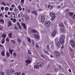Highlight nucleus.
Here are the masks:
<instances>
[{"label": "nucleus", "instance_id": "nucleus-9", "mask_svg": "<svg viewBox=\"0 0 75 75\" xmlns=\"http://www.w3.org/2000/svg\"><path fill=\"white\" fill-rule=\"evenodd\" d=\"M34 37L37 39H39L40 38V36L38 35H35Z\"/></svg>", "mask_w": 75, "mask_h": 75}, {"label": "nucleus", "instance_id": "nucleus-42", "mask_svg": "<svg viewBox=\"0 0 75 75\" xmlns=\"http://www.w3.org/2000/svg\"><path fill=\"white\" fill-rule=\"evenodd\" d=\"M15 29V30H18V28H17V27L15 26L14 27Z\"/></svg>", "mask_w": 75, "mask_h": 75}, {"label": "nucleus", "instance_id": "nucleus-30", "mask_svg": "<svg viewBox=\"0 0 75 75\" xmlns=\"http://www.w3.org/2000/svg\"><path fill=\"white\" fill-rule=\"evenodd\" d=\"M6 55L8 57H9L10 56V53H8V52L7 51V53H6Z\"/></svg>", "mask_w": 75, "mask_h": 75}, {"label": "nucleus", "instance_id": "nucleus-32", "mask_svg": "<svg viewBox=\"0 0 75 75\" xmlns=\"http://www.w3.org/2000/svg\"><path fill=\"white\" fill-rule=\"evenodd\" d=\"M7 74H10V70H7L6 72Z\"/></svg>", "mask_w": 75, "mask_h": 75}, {"label": "nucleus", "instance_id": "nucleus-18", "mask_svg": "<svg viewBox=\"0 0 75 75\" xmlns=\"http://www.w3.org/2000/svg\"><path fill=\"white\" fill-rule=\"evenodd\" d=\"M9 52L10 53L11 55V54H12V52H13V50L9 49Z\"/></svg>", "mask_w": 75, "mask_h": 75}, {"label": "nucleus", "instance_id": "nucleus-57", "mask_svg": "<svg viewBox=\"0 0 75 75\" xmlns=\"http://www.w3.org/2000/svg\"><path fill=\"white\" fill-rule=\"evenodd\" d=\"M17 23L18 25H20L19 24V23L18 22H17Z\"/></svg>", "mask_w": 75, "mask_h": 75}, {"label": "nucleus", "instance_id": "nucleus-60", "mask_svg": "<svg viewBox=\"0 0 75 75\" xmlns=\"http://www.w3.org/2000/svg\"><path fill=\"white\" fill-rule=\"evenodd\" d=\"M8 15H10V12H8Z\"/></svg>", "mask_w": 75, "mask_h": 75}, {"label": "nucleus", "instance_id": "nucleus-19", "mask_svg": "<svg viewBox=\"0 0 75 75\" xmlns=\"http://www.w3.org/2000/svg\"><path fill=\"white\" fill-rule=\"evenodd\" d=\"M21 74V73L20 72H16L15 73V75H20Z\"/></svg>", "mask_w": 75, "mask_h": 75}, {"label": "nucleus", "instance_id": "nucleus-13", "mask_svg": "<svg viewBox=\"0 0 75 75\" xmlns=\"http://www.w3.org/2000/svg\"><path fill=\"white\" fill-rule=\"evenodd\" d=\"M50 16H51L52 17L55 16V14L53 13H50Z\"/></svg>", "mask_w": 75, "mask_h": 75}, {"label": "nucleus", "instance_id": "nucleus-2", "mask_svg": "<svg viewBox=\"0 0 75 75\" xmlns=\"http://www.w3.org/2000/svg\"><path fill=\"white\" fill-rule=\"evenodd\" d=\"M59 42L62 45H63L65 42V40L62 38H60L59 39Z\"/></svg>", "mask_w": 75, "mask_h": 75}, {"label": "nucleus", "instance_id": "nucleus-38", "mask_svg": "<svg viewBox=\"0 0 75 75\" xmlns=\"http://www.w3.org/2000/svg\"><path fill=\"white\" fill-rule=\"evenodd\" d=\"M11 41L12 42V43H13V44H16V43L13 40H11Z\"/></svg>", "mask_w": 75, "mask_h": 75}, {"label": "nucleus", "instance_id": "nucleus-64", "mask_svg": "<svg viewBox=\"0 0 75 75\" xmlns=\"http://www.w3.org/2000/svg\"><path fill=\"white\" fill-rule=\"evenodd\" d=\"M64 46H62L61 48H64Z\"/></svg>", "mask_w": 75, "mask_h": 75}, {"label": "nucleus", "instance_id": "nucleus-22", "mask_svg": "<svg viewBox=\"0 0 75 75\" xmlns=\"http://www.w3.org/2000/svg\"><path fill=\"white\" fill-rule=\"evenodd\" d=\"M55 18V16H52V17L51 19V20L52 21H53V20H54V18Z\"/></svg>", "mask_w": 75, "mask_h": 75}, {"label": "nucleus", "instance_id": "nucleus-47", "mask_svg": "<svg viewBox=\"0 0 75 75\" xmlns=\"http://www.w3.org/2000/svg\"><path fill=\"white\" fill-rule=\"evenodd\" d=\"M5 16L6 18H8V16L7 15H5Z\"/></svg>", "mask_w": 75, "mask_h": 75}, {"label": "nucleus", "instance_id": "nucleus-55", "mask_svg": "<svg viewBox=\"0 0 75 75\" xmlns=\"http://www.w3.org/2000/svg\"><path fill=\"white\" fill-rule=\"evenodd\" d=\"M6 41H8H8H9V39L7 38L6 39Z\"/></svg>", "mask_w": 75, "mask_h": 75}, {"label": "nucleus", "instance_id": "nucleus-12", "mask_svg": "<svg viewBox=\"0 0 75 75\" xmlns=\"http://www.w3.org/2000/svg\"><path fill=\"white\" fill-rule=\"evenodd\" d=\"M59 27H64V24H63V23H62L59 25Z\"/></svg>", "mask_w": 75, "mask_h": 75}, {"label": "nucleus", "instance_id": "nucleus-6", "mask_svg": "<svg viewBox=\"0 0 75 75\" xmlns=\"http://www.w3.org/2000/svg\"><path fill=\"white\" fill-rule=\"evenodd\" d=\"M41 20L42 22H44L45 21V17L44 16H42L41 17Z\"/></svg>", "mask_w": 75, "mask_h": 75}, {"label": "nucleus", "instance_id": "nucleus-17", "mask_svg": "<svg viewBox=\"0 0 75 75\" xmlns=\"http://www.w3.org/2000/svg\"><path fill=\"white\" fill-rule=\"evenodd\" d=\"M33 13L34 14H35V15H36V16H37V15H38L37 13L36 12V11H33Z\"/></svg>", "mask_w": 75, "mask_h": 75}, {"label": "nucleus", "instance_id": "nucleus-24", "mask_svg": "<svg viewBox=\"0 0 75 75\" xmlns=\"http://www.w3.org/2000/svg\"><path fill=\"white\" fill-rule=\"evenodd\" d=\"M69 14L70 16H72V15H73V14H74V13L72 12H69Z\"/></svg>", "mask_w": 75, "mask_h": 75}, {"label": "nucleus", "instance_id": "nucleus-44", "mask_svg": "<svg viewBox=\"0 0 75 75\" xmlns=\"http://www.w3.org/2000/svg\"><path fill=\"white\" fill-rule=\"evenodd\" d=\"M68 71L70 72V73H72V72L71 71V69H69Z\"/></svg>", "mask_w": 75, "mask_h": 75}, {"label": "nucleus", "instance_id": "nucleus-45", "mask_svg": "<svg viewBox=\"0 0 75 75\" xmlns=\"http://www.w3.org/2000/svg\"><path fill=\"white\" fill-rule=\"evenodd\" d=\"M0 22H1L2 23H4V20H0Z\"/></svg>", "mask_w": 75, "mask_h": 75}, {"label": "nucleus", "instance_id": "nucleus-4", "mask_svg": "<svg viewBox=\"0 0 75 75\" xmlns=\"http://www.w3.org/2000/svg\"><path fill=\"white\" fill-rule=\"evenodd\" d=\"M50 21H46L45 23V25L46 27H50Z\"/></svg>", "mask_w": 75, "mask_h": 75}, {"label": "nucleus", "instance_id": "nucleus-62", "mask_svg": "<svg viewBox=\"0 0 75 75\" xmlns=\"http://www.w3.org/2000/svg\"><path fill=\"white\" fill-rule=\"evenodd\" d=\"M61 31H62L63 32H64V29H61Z\"/></svg>", "mask_w": 75, "mask_h": 75}, {"label": "nucleus", "instance_id": "nucleus-20", "mask_svg": "<svg viewBox=\"0 0 75 75\" xmlns=\"http://www.w3.org/2000/svg\"><path fill=\"white\" fill-rule=\"evenodd\" d=\"M6 35L5 34H4L2 35V37L4 38L5 39L6 38Z\"/></svg>", "mask_w": 75, "mask_h": 75}, {"label": "nucleus", "instance_id": "nucleus-49", "mask_svg": "<svg viewBox=\"0 0 75 75\" xmlns=\"http://www.w3.org/2000/svg\"><path fill=\"white\" fill-rule=\"evenodd\" d=\"M4 7H1V9L2 10H3V9H4Z\"/></svg>", "mask_w": 75, "mask_h": 75}, {"label": "nucleus", "instance_id": "nucleus-21", "mask_svg": "<svg viewBox=\"0 0 75 75\" xmlns=\"http://www.w3.org/2000/svg\"><path fill=\"white\" fill-rule=\"evenodd\" d=\"M21 4L22 5L24 4V0H21Z\"/></svg>", "mask_w": 75, "mask_h": 75}, {"label": "nucleus", "instance_id": "nucleus-23", "mask_svg": "<svg viewBox=\"0 0 75 75\" xmlns=\"http://www.w3.org/2000/svg\"><path fill=\"white\" fill-rule=\"evenodd\" d=\"M28 54H29V55H31V52L30 51L28 50Z\"/></svg>", "mask_w": 75, "mask_h": 75}, {"label": "nucleus", "instance_id": "nucleus-40", "mask_svg": "<svg viewBox=\"0 0 75 75\" xmlns=\"http://www.w3.org/2000/svg\"><path fill=\"white\" fill-rule=\"evenodd\" d=\"M13 56L14 57H16V53H14L13 54Z\"/></svg>", "mask_w": 75, "mask_h": 75}, {"label": "nucleus", "instance_id": "nucleus-25", "mask_svg": "<svg viewBox=\"0 0 75 75\" xmlns=\"http://www.w3.org/2000/svg\"><path fill=\"white\" fill-rule=\"evenodd\" d=\"M4 41H5L4 39L3 38L2 40V44H4Z\"/></svg>", "mask_w": 75, "mask_h": 75}, {"label": "nucleus", "instance_id": "nucleus-27", "mask_svg": "<svg viewBox=\"0 0 75 75\" xmlns=\"http://www.w3.org/2000/svg\"><path fill=\"white\" fill-rule=\"evenodd\" d=\"M16 21H17V20L15 18L13 19V23H15V22H16Z\"/></svg>", "mask_w": 75, "mask_h": 75}, {"label": "nucleus", "instance_id": "nucleus-7", "mask_svg": "<svg viewBox=\"0 0 75 75\" xmlns=\"http://www.w3.org/2000/svg\"><path fill=\"white\" fill-rule=\"evenodd\" d=\"M37 31L36 30H31V31H29V34H31V33H37Z\"/></svg>", "mask_w": 75, "mask_h": 75}, {"label": "nucleus", "instance_id": "nucleus-28", "mask_svg": "<svg viewBox=\"0 0 75 75\" xmlns=\"http://www.w3.org/2000/svg\"><path fill=\"white\" fill-rule=\"evenodd\" d=\"M12 35L11 33H10L8 35V36L10 38H11Z\"/></svg>", "mask_w": 75, "mask_h": 75}, {"label": "nucleus", "instance_id": "nucleus-8", "mask_svg": "<svg viewBox=\"0 0 75 75\" xmlns=\"http://www.w3.org/2000/svg\"><path fill=\"white\" fill-rule=\"evenodd\" d=\"M21 24L23 26V27L24 28V29H27V27H26V25H25V23H21Z\"/></svg>", "mask_w": 75, "mask_h": 75}, {"label": "nucleus", "instance_id": "nucleus-5", "mask_svg": "<svg viewBox=\"0 0 75 75\" xmlns=\"http://www.w3.org/2000/svg\"><path fill=\"white\" fill-rule=\"evenodd\" d=\"M31 62L30 60H27L25 61L26 65H28L29 64H31Z\"/></svg>", "mask_w": 75, "mask_h": 75}, {"label": "nucleus", "instance_id": "nucleus-51", "mask_svg": "<svg viewBox=\"0 0 75 75\" xmlns=\"http://www.w3.org/2000/svg\"><path fill=\"white\" fill-rule=\"evenodd\" d=\"M36 47H38V44H36Z\"/></svg>", "mask_w": 75, "mask_h": 75}, {"label": "nucleus", "instance_id": "nucleus-33", "mask_svg": "<svg viewBox=\"0 0 75 75\" xmlns=\"http://www.w3.org/2000/svg\"><path fill=\"white\" fill-rule=\"evenodd\" d=\"M69 11V9H66L64 12H68V11Z\"/></svg>", "mask_w": 75, "mask_h": 75}, {"label": "nucleus", "instance_id": "nucleus-1", "mask_svg": "<svg viewBox=\"0 0 75 75\" xmlns=\"http://www.w3.org/2000/svg\"><path fill=\"white\" fill-rule=\"evenodd\" d=\"M44 65V63L43 62L42 63H38L36 65H35L34 66V68H35L36 69H39V67H42Z\"/></svg>", "mask_w": 75, "mask_h": 75}, {"label": "nucleus", "instance_id": "nucleus-16", "mask_svg": "<svg viewBox=\"0 0 75 75\" xmlns=\"http://www.w3.org/2000/svg\"><path fill=\"white\" fill-rule=\"evenodd\" d=\"M61 37L62 38H62L63 40H65V36L64 35H61Z\"/></svg>", "mask_w": 75, "mask_h": 75}, {"label": "nucleus", "instance_id": "nucleus-63", "mask_svg": "<svg viewBox=\"0 0 75 75\" xmlns=\"http://www.w3.org/2000/svg\"><path fill=\"white\" fill-rule=\"evenodd\" d=\"M14 60H11V62H14Z\"/></svg>", "mask_w": 75, "mask_h": 75}, {"label": "nucleus", "instance_id": "nucleus-29", "mask_svg": "<svg viewBox=\"0 0 75 75\" xmlns=\"http://www.w3.org/2000/svg\"><path fill=\"white\" fill-rule=\"evenodd\" d=\"M25 18L26 20H29V17H28V16L26 15L25 16Z\"/></svg>", "mask_w": 75, "mask_h": 75}, {"label": "nucleus", "instance_id": "nucleus-59", "mask_svg": "<svg viewBox=\"0 0 75 75\" xmlns=\"http://www.w3.org/2000/svg\"><path fill=\"white\" fill-rule=\"evenodd\" d=\"M19 27L20 28L21 30V26H20V25H19Z\"/></svg>", "mask_w": 75, "mask_h": 75}, {"label": "nucleus", "instance_id": "nucleus-37", "mask_svg": "<svg viewBox=\"0 0 75 75\" xmlns=\"http://www.w3.org/2000/svg\"><path fill=\"white\" fill-rule=\"evenodd\" d=\"M28 41L29 42H31V39H30V38H28Z\"/></svg>", "mask_w": 75, "mask_h": 75}, {"label": "nucleus", "instance_id": "nucleus-56", "mask_svg": "<svg viewBox=\"0 0 75 75\" xmlns=\"http://www.w3.org/2000/svg\"><path fill=\"white\" fill-rule=\"evenodd\" d=\"M12 7H14V4H12Z\"/></svg>", "mask_w": 75, "mask_h": 75}, {"label": "nucleus", "instance_id": "nucleus-48", "mask_svg": "<svg viewBox=\"0 0 75 75\" xmlns=\"http://www.w3.org/2000/svg\"><path fill=\"white\" fill-rule=\"evenodd\" d=\"M47 47L48 49H50V47H49V45H47Z\"/></svg>", "mask_w": 75, "mask_h": 75}, {"label": "nucleus", "instance_id": "nucleus-41", "mask_svg": "<svg viewBox=\"0 0 75 75\" xmlns=\"http://www.w3.org/2000/svg\"><path fill=\"white\" fill-rule=\"evenodd\" d=\"M72 47H75V44H71Z\"/></svg>", "mask_w": 75, "mask_h": 75}, {"label": "nucleus", "instance_id": "nucleus-46", "mask_svg": "<svg viewBox=\"0 0 75 75\" xmlns=\"http://www.w3.org/2000/svg\"><path fill=\"white\" fill-rule=\"evenodd\" d=\"M64 24H65V25H67V26L68 25V24L67 23V22H64Z\"/></svg>", "mask_w": 75, "mask_h": 75}, {"label": "nucleus", "instance_id": "nucleus-15", "mask_svg": "<svg viewBox=\"0 0 75 75\" xmlns=\"http://www.w3.org/2000/svg\"><path fill=\"white\" fill-rule=\"evenodd\" d=\"M70 44H71L72 45V44H75V42H74L72 40H71L70 42Z\"/></svg>", "mask_w": 75, "mask_h": 75}, {"label": "nucleus", "instance_id": "nucleus-3", "mask_svg": "<svg viewBox=\"0 0 75 75\" xmlns=\"http://www.w3.org/2000/svg\"><path fill=\"white\" fill-rule=\"evenodd\" d=\"M54 55L56 57H59L60 55L59 52L58 51L55 52L54 53Z\"/></svg>", "mask_w": 75, "mask_h": 75}, {"label": "nucleus", "instance_id": "nucleus-26", "mask_svg": "<svg viewBox=\"0 0 75 75\" xmlns=\"http://www.w3.org/2000/svg\"><path fill=\"white\" fill-rule=\"evenodd\" d=\"M1 54L2 55H3V56H5V55H4V52H2Z\"/></svg>", "mask_w": 75, "mask_h": 75}, {"label": "nucleus", "instance_id": "nucleus-34", "mask_svg": "<svg viewBox=\"0 0 75 75\" xmlns=\"http://www.w3.org/2000/svg\"><path fill=\"white\" fill-rule=\"evenodd\" d=\"M32 42L33 43V45H34V41L33 40H32Z\"/></svg>", "mask_w": 75, "mask_h": 75}, {"label": "nucleus", "instance_id": "nucleus-58", "mask_svg": "<svg viewBox=\"0 0 75 75\" xmlns=\"http://www.w3.org/2000/svg\"><path fill=\"white\" fill-rule=\"evenodd\" d=\"M0 16L1 17H3V16L2 15V13H1V14H0Z\"/></svg>", "mask_w": 75, "mask_h": 75}, {"label": "nucleus", "instance_id": "nucleus-54", "mask_svg": "<svg viewBox=\"0 0 75 75\" xmlns=\"http://www.w3.org/2000/svg\"><path fill=\"white\" fill-rule=\"evenodd\" d=\"M20 17H21L20 15V14H18V18H20Z\"/></svg>", "mask_w": 75, "mask_h": 75}, {"label": "nucleus", "instance_id": "nucleus-35", "mask_svg": "<svg viewBox=\"0 0 75 75\" xmlns=\"http://www.w3.org/2000/svg\"><path fill=\"white\" fill-rule=\"evenodd\" d=\"M8 10V7H6L5 8V10L6 11H7Z\"/></svg>", "mask_w": 75, "mask_h": 75}, {"label": "nucleus", "instance_id": "nucleus-39", "mask_svg": "<svg viewBox=\"0 0 75 75\" xmlns=\"http://www.w3.org/2000/svg\"><path fill=\"white\" fill-rule=\"evenodd\" d=\"M2 4L3 5H4V6H6V4L5 3H4L3 2H2Z\"/></svg>", "mask_w": 75, "mask_h": 75}, {"label": "nucleus", "instance_id": "nucleus-61", "mask_svg": "<svg viewBox=\"0 0 75 75\" xmlns=\"http://www.w3.org/2000/svg\"><path fill=\"white\" fill-rule=\"evenodd\" d=\"M22 75H25V74H24V73H23L22 74Z\"/></svg>", "mask_w": 75, "mask_h": 75}, {"label": "nucleus", "instance_id": "nucleus-50", "mask_svg": "<svg viewBox=\"0 0 75 75\" xmlns=\"http://www.w3.org/2000/svg\"><path fill=\"white\" fill-rule=\"evenodd\" d=\"M57 8H60V7H61V6H57Z\"/></svg>", "mask_w": 75, "mask_h": 75}, {"label": "nucleus", "instance_id": "nucleus-53", "mask_svg": "<svg viewBox=\"0 0 75 75\" xmlns=\"http://www.w3.org/2000/svg\"><path fill=\"white\" fill-rule=\"evenodd\" d=\"M45 54H48V51H46L45 52Z\"/></svg>", "mask_w": 75, "mask_h": 75}, {"label": "nucleus", "instance_id": "nucleus-31", "mask_svg": "<svg viewBox=\"0 0 75 75\" xmlns=\"http://www.w3.org/2000/svg\"><path fill=\"white\" fill-rule=\"evenodd\" d=\"M18 8H19V10L20 11H21V10H22V8H21V7H20V6H18Z\"/></svg>", "mask_w": 75, "mask_h": 75}, {"label": "nucleus", "instance_id": "nucleus-36", "mask_svg": "<svg viewBox=\"0 0 75 75\" xmlns=\"http://www.w3.org/2000/svg\"><path fill=\"white\" fill-rule=\"evenodd\" d=\"M17 40L19 42L21 43V40L20 39H18Z\"/></svg>", "mask_w": 75, "mask_h": 75}, {"label": "nucleus", "instance_id": "nucleus-10", "mask_svg": "<svg viewBox=\"0 0 75 75\" xmlns=\"http://www.w3.org/2000/svg\"><path fill=\"white\" fill-rule=\"evenodd\" d=\"M57 31H54L52 33V36H55V34H56Z\"/></svg>", "mask_w": 75, "mask_h": 75}, {"label": "nucleus", "instance_id": "nucleus-52", "mask_svg": "<svg viewBox=\"0 0 75 75\" xmlns=\"http://www.w3.org/2000/svg\"><path fill=\"white\" fill-rule=\"evenodd\" d=\"M10 10L11 11H12L13 10V9H12V8H11V7H10Z\"/></svg>", "mask_w": 75, "mask_h": 75}, {"label": "nucleus", "instance_id": "nucleus-14", "mask_svg": "<svg viewBox=\"0 0 75 75\" xmlns=\"http://www.w3.org/2000/svg\"><path fill=\"white\" fill-rule=\"evenodd\" d=\"M12 25V23L11 22V21L8 22V27H9L11 26V25Z\"/></svg>", "mask_w": 75, "mask_h": 75}, {"label": "nucleus", "instance_id": "nucleus-43", "mask_svg": "<svg viewBox=\"0 0 75 75\" xmlns=\"http://www.w3.org/2000/svg\"><path fill=\"white\" fill-rule=\"evenodd\" d=\"M1 74L2 75H4V72H2L1 73Z\"/></svg>", "mask_w": 75, "mask_h": 75}, {"label": "nucleus", "instance_id": "nucleus-11", "mask_svg": "<svg viewBox=\"0 0 75 75\" xmlns=\"http://www.w3.org/2000/svg\"><path fill=\"white\" fill-rule=\"evenodd\" d=\"M57 47L58 48H60L61 47V45H60V43L59 42H57Z\"/></svg>", "mask_w": 75, "mask_h": 75}]
</instances>
